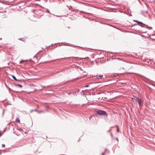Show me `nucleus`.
<instances>
[{"label":"nucleus","instance_id":"f257e3e1","mask_svg":"<svg viewBox=\"0 0 155 155\" xmlns=\"http://www.w3.org/2000/svg\"><path fill=\"white\" fill-rule=\"evenodd\" d=\"M96 112L97 114L100 115L104 116L106 117H107L108 115L106 112L103 110H98L96 111Z\"/></svg>","mask_w":155,"mask_h":155},{"label":"nucleus","instance_id":"f03ea898","mask_svg":"<svg viewBox=\"0 0 155 155\" xmlns=\"http://www.w3.org/2000/svg\"><path fill=\"white\" fill-rule=\"evenodd\" d=\"M135 100L138 102L140 106H141L142 105V101L140 98H139L138 97H137L135 98Z\"/></svg>","mask_w":155,"mask_h":155},{"label":"nucleus","instance_id":"7ed1b4c3","mask_svg":"<svg viewBox=\"0 0 155 155\" xmlns=\"http://www.w3.org/2000/svg\"><path fill=\"white\" fill-rule=\"evenodd\" d=\"M138 25L139 26H140L141 27L143 28L145 27L144 26H145V24L143 23V22L141 21H138Z\"/></svg>","mask_w":155,"mask_h":155},{"label":"nucleus","instance_id":"20e7f679","mask_svg":"<svg viewBox=\"0 0 155 155\" xmlns=\"http://www.w3.org/2000/svg\"><path fill=\"white\" fill-rule=\"evenodd\" d=\"M103 75H98V76H97V75L96 76V78L97 79H101V78L103 77Z\"/></svg>","mask_w":155,"mask_h":155},{"label":"nucleus","instance_id":"39448f33","mask_svg":"<svg viewBox=\"0 0 155 155\" xmlns=\"http://www.w3.org/2000/svg\"><path fill=\"white\" fill-rule=\"evenodd\" d=\"M68 45V46H70L74 47H77V46H76V45H70L69 44H68L67 45Z\"/></svg>","mask_w":155,"mask_h":155},{"label":"nucleus","instance_id":"423d86ee","mask_svg":"<svg viewBox=\"0 0 155 155\" xmlns=\"http://www.w3.org/2000/svg\"><path fill=\"white\" fill-rule=\"evenodd\" d=\"M12 78L15 80V81H19L20 80H18L16 79V78L13 75H12Z\"/></svg>","mask_w":155,"mask_h":155},{"label":"nucleus","instance_id":"0eeeda50","mask_svg":"<svg viewBox=\"0 0 155 155\" xmlns=\"http://www.w3.org/2000/svg\"><path fill=\"white\" fill-rule=\"evenodd\" d=\"M145 26H146L147 28H148L149 30L152 29L153 28L152 27H149L147 25H145Z\"/></svg>","mask_w":155,"mask_h":155},{"label":"nucleus","instance_id":"6e6552de","mask_svg":"<svg viewBox=\"0 0 155 155\" xmlns=\"http://www.w3.org/2000/svg\"><path fill=\"white\" fill-rule=\"evenodd\" d=\"M27 60H25V61H24V60H22L20 62V64H23L24 63V61H26Z\"/></svg>","mask_w":155,"mask_h":155},{"label":"nucleus","instance_id":"1a4fd4ad","mask_svg":"<svg viewBox=\"0 0 155 155\" xmlns=\"http://www.w3.org/2000/svg\"><path fill=\"white\" fill-rule=\"evenodd\" d=\"M15 121L18 123H19L20 122V120L18 119L17 118L15 120Z\"/></svg>","mask_w":155,"mask_h":155},{"label":"nucleus","instance_id":"9d476101","mask_svg":"<svg viewBox=\"0 0 155 155\" xmlns=\"http://www.w3.org/2000/svg\"><path fill=\"white\" fill-rule=\"evenodd\" d=\"M17 85L21 88H22L23 87L21 85L19 84H17Z\"/></svg>","mask_w":155,"mask_h":155},{"label":"nucleus","instance_id":"9b49d317","mask_svg":"<svg viewBox=\"0 0 155 155\" xmlns=\"http://www.w3.org/2000/svg\"><path fill=\"white\" fill-rule=\"evenodd\" d=\"M89 87V86L88 85H86L84 86V87Z\"/></svg>","mask_w":155,"mask_h":155},{"label":"nucleus","instance_id":"f8f14e48","mask_svg":"<svg viewBox=\"0 0 155 155\" xmlns=\"http://www.w3.org/2000/svg\"><path fill=\"white\" fill-rule=\"evenodd\" d=\"M134 22H136L137 23H138V21L137 20H134Z\"/></svg>","mask_w":155,"mask_h":155},{"label":"nucleus","instance_id":"ddd939ff","mask_svg":"<svg viewBox=\"0 0 155 155\" xmlns=\"http://www.w3.org/2000/svg\"><path fill=\"white\" fill-rule=\"evenodd\" d=\"M111 130V129H110V130H108L107 131V132H110Z\"/></svg>","mask_w":155,"mask_h":155},{"label":"nucleus","instance_id":"4468645a","mask_svg":"<svg viewBox=\"0 0 155 155\" xmlns=\"http://www.w3.org/2000/svg\"><path fill=\"white\" fill-rule=\"evenodd\" d=\"M5 145L4 144H2V147H5Z\"/></svg>","mask_w":155,"mask_h":155},{"label":"nucleus","instance_id":"2eb2a0df","mask_svg":"<svg viewBox=\"0 0 155 155\" xmlns=\"http://www.w3.org/2000/svg\"><path fill=\"white\" fill-rule=\"evenodd\" d=\"M5 85H6V87H8V88L9 89V90H10V88H9V87L7 86V84H5Z\"/></svg>","mask_w":155,"mask_h":155},{"label":"nucleus","instance_id":"dca6fc26","mask_svg":"<svg viewBox=\"0 0 155 155\" xmlns=\"http://www.w3.org/2000/svg\"><path fill=\"white\" fill-rule=\"evenodd\" d=\"M105 150L106 151H107H107H108V153H110V151H109V150H108V149H105Z\"/></svg>","mask_w":155,"mask_h":155},{"label":"nucleus","instance_id":"f3484780","mask_svg":"<svg viewBox=\"0 0 155 155\" xmlns=\"http://www.w3.org/2000/svg\"><path fill=\"white\" fill-rule=\"evenodd\" d=\"M43 111H38V113H41V112H43Z\"/></svg>","mask_w":155,"mask_h":155},{"label":"nucleus","instance_id":"a211bd4d","mask_svg":"<svg viewBox=\"0 0 155 155\" xmlns=\"http://www.w3.org/2000/svg\"><path fill=\"white\" fill-rule=\"evenodd\" d=\"M80 12H81V13H86L85 12H84V11H80Z\"/></svg>","mask_w":155,"mask_h":155},{"label":"nucleus","instance_id":"6ab92c4d","mask_svg":"<svg viewBox=\"0 0 155 155\" xmlns=\"http://www.w3.org/2000/svg\"><path fill=\"white\" fill-rule=\"evenodd\" d=\"M110 134H111V136L113 138V134L112 133H111Z\"/></svg>","mask_w":155,"mask_h":155},{"label":"nucleus","instance_id":"aec40b11","mask_svg":"<svg viewBox=\"0 0 155 155\" xmlns=\"http://www.w3.org/2000/svg\"><path fill=\"white\" fill-rule=\"evenodd\" d=\"M149 84L151 85H152L153 86V85H154V84H153L152 83H149Z\"/></svg>","mask_w":155,"mask_h":155},{"label":"nucleus","instance_id":"412c9836","mask_svg":"<svg viewBox=\"0 0 155 155\" xmlns=\"http://www.w3.org/2000/svg\"><path fill=\"white\" fill-rule=\"evenodd\" d=\"M119 128H117V132H119Z\"/></svg>","mask_w":155,"mask_h":155},{"label":"nucleus","instance_id":"4be33fe9","mask_svg":"<svg viewBox=\"0 0 155 155\" xmlns=\"http://www.w3.org/2000/svg\"><path fill=\"white\" fill-rule=\"evenodd\" d=\"M140 36H141L142 37H145V36L144 35H140Z\"/></svg>","mask_w":155,"mask_h":155},{"label":"nucleus","instance_id":"5701e85b","mask_svg":"<svg viewBox=\"0 0 155 155\" xmlns=\"http://www.w3.org/2000/svg\"><path fill=\"white\" fill-rule=\"evenodd\" d=\"M18 39L20 40H21V41H23L22 40V38H19Z\"/></svg>","mask_w":155,"mask_h":155},{"label":"nucleus","instance_id":"b1692460","mask_svg":"<svg viewBox=\"0 0 155 155\" xmlns=\"http://www.w3.org/2000/svg\"><path fill=\"white\" fill-rule=\"evenodd\" d=\"M104 154H105V153H103L101 154L102 155H104Z\"/></svg>","mask_w":155,"mask_h":155},{"label":"nucleus","instance_id":"393cba45","mask_svg":"<svg viewBox=\"0 0 155 155\" xmlns=\"http://www.w3.org/2000/svg\"><path fill=\"white\" fill-rule=\"evenodd\" d=\"M34 111V110H32L30 111V113H31L33 111Z\"/></svg>","mask_w":155,"mask_h":155},{"label":"nucleus","instance_id":"a878e982","mask_svg":"<svg viewBox=\"0 0 155 155\" xmlns=\"http://www.w3.org/2000/svg\"><path fill=\"white\" fill-rule=\"evenodd\" d=\"M34 110V111H37V109H35V110Z\"/></svg>","mask_w":155,"mask_h":155},{"label":"nucleus","instance_id":"bb28decb","mask_svg":"<svg viewBox=\"0 0 155 155\" xmlns=\"http://www.w3.org/2000/svg\"><path fill=\"white\" fill-rule=\"evenodd\" d=\"M114 127H110V129H111L112 128H114Z\"/></svg>","mask_w":155,"mask_h":155},{"label":"nucleus","instance_id":"cd10ccee","mask_svg":"<svg viewBox=\"0 0 155 155\" xmlns=\"http://www.w3.org/2000/svg\"><path fill=\"white\" fill-rule=\"evenodd\" d=\"M10 63H8L7 64H8V65H10Z\"/></svg>","mask_w":155,"mask_h":155},{"label":"nucleus","instance_id":"c85d7f7f","mask_svg":"<svg viewBox=\"0 0 155 155\" xmlns=\"http://www.w3.org/2000/svg\"><path fill=\"white\" fill-rule=\"evenodd\" d=\"M116 127H117V128H119L118 127V126L117 125L116 126Z\"/></svg>","mask_w":155,"mask_h":155},{"label":"nucleus","instance_id":"c756f323","mask_svg":"<svg viewBox=\"0 0 155 155\" xmlns=\"http://www.w3.org/2000/svg\"><path fill=\"white\" fill-rule=\"evenodd\" d=\"M84 91H82V93H81V94H82V93H84Z\"/></svg>","mask_w":155,"mask_h":155},{"label":"nucleus","instance_id":"7c9ffc66","mask_svg":"<svg viewBox=\"0 0 155 155\" xmlns=\"http://www.w3.org/2000/svg\"><path fill=\"white\" fill-rule=\"evenodd\" d=\"M48 13H50L49 11V10L48 11Z\"/></svg>","mask_w":155,"mask_h":155},{"label":"nucleus","instance_id":"2f4dec72","mask_svg":"<svg viewBox=\"0 0 155 155\" xmlns=\"http://www.w3.org/2000/svg\"><path fill=\"white\" fill-rule=\"evenodd\" d=\"M153 86L155 87V84H154V85H153Z\"/></svg>","mask_w":155,"mask_h":155},{"label":"nucleus","instance_id":"473e14b6","mask_svg":"<svg viewBox=\"0 0 155 155\" xmlns=\"http://www.w3.org/2000/svg\"><path fill=\"white\" fill-rule=\"evenodd\" d=\"M116 140H118L117 138H116Z\"/></svg>","mask_w":155,"mask_h":155},{"label":"nucleus","instance_id":"72a5a7b5","mask_svg":"<svg viewBox=\"0 0 155 155\" xmlns=\"http://www.w3.org/2000/svg\"><path fill=\"white\" fill-rule=\"evenodd\" d=\"M107 92H108V93H110V91H107Z\"/></svg>","mask_w":155,"mask_h":155},{"label":"nucleus","instance_id":"f704fd0d","mask_svg":"<svg viewBox=\"0 0 155 155\" xmlns=\"http://www.w3.org/2000/svg\"><path fill=\"white\" fill-rule=\"evenodd\" d=\"M68 94H71V93H68Z\"/></svg>","mask_w":155,"mask_h":155},{"label":"nucleus","instance_id":"c9c22d12","mask_svg":"<svg viewBox=\"0 0 155 155\" xmlns=\"http://www.w3.org/2000/svg\"><path fill=\"white\" fill-rule=\"evenodd\" d=\"M15 130V128H13V130Z\"/></svg>","mask_w":155,"mask_h":155},{"label":"nucleus","instance_id":"e433bc0d","mask_svg":"<svg viewBox=\"0 0 155 155\" xmlns=\"http://www.w3.org/2000/svg\"><path fill=\"white\" fill-rule=\"evenodd\" d=\"M137 25V24L136 25H134V26H135V25Z\"/></svg>","mask_w":155,"mask_h":155},{"label":"nucleus","instance_id":"4c0bfd02","mask_svg":"<svg viewBox=\"0 0 155 155\" xmlns=\"http://www.w3.org/2000/svg\"><path fill=\"white\" fill-rule=\"evenodd\" d=\"M61 155H66L65 154H61Z\"/></svg>","mask_w":155,"mask_h":155},{"label":"nucleus","instance_id":"58836bf2","mask_svg":"<svg viewBox=\"0 0 155 155\" xmlns=\"http://www.w3.org/2000/svg\"><path fill=\"white\" fill-rule=\"evenodd\" d=\"M2 39V38H0V39L1 40Z\"/></svg>","mask_w":155,"mask_h":155},{"label":"nucleus","instance_id":"ea45409f","mask_svg":"<svg viewBox=\"0 0 155 155\" xmlns=\"http://www.w3.org/2000/svg\"><path fill=\"white\" fill-rule=\"evenodd\" d=\"M1 68H0V69H1Z\"/></svg>","mask_w":155,"mask_h":155}]
</instances>
